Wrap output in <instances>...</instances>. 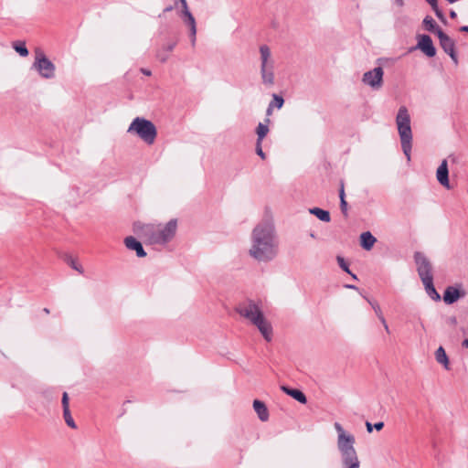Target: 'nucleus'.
<instances>
[{
    "instance_id": "nucleus-39",
    "label": "nucleus",
    "mask_w": 468,
    "mask_h": 468,
    "mask_svg": "<svg viewBox=\"0 0 468 468\" xmlns=\"http://www.w3.org/2000/svg\"><path fill=\"white\" fill-rule=\"evenodd\" d=\"M339 197H340V201L342 200V198H345V190H344V186H342V187L340 189Z\"/></svg>"
},
{
    "instance_id": "nucleus-10",
    "label": "nucleus",
    "mask_w": 468,
    "mask_h": 468,
    "mask_svg": "<svg viewBox=\"0 0 468 468\" xmlns=\"http://www.w3.org/2000/svg\"><path fill=\"white\" fill-rule=\"evenodd\" d=\"M384 71L381 67L375 68L363 75V82L373 89H379L383 84Z\"/></svg>"
},
{
    "instance_id": "nucleus-3",
    "label": "nucleus",
    "mask_w": 468,
    "mask_h": 468,
    "mask_svg": "<svg viewBox=\"0 0 468 468\" xmlns=\"http://www.w3.org/2000/svg\"><path fill=\"white\" fill-rule=\"evenodd\" d=\"M177 229V221L171 219L166 224H148L143 227L142 233L151 244H165L174 238Z\"/></svg>"
},
{
    "instance_id": "nucleus-23",
    "label": "nucleus",
    "mask_w": 468,
    "mask_h": 468,
    "mask_svg": "<svg viewBox=\"0 0 468 468\" xmlns=\"http://www.w3.org/2000/svg\"><path fill=\"white\" fill-rule=\"evenodd\" d=\"M310 213L316 216L320 220L324 222H329L331 219L329 212L319 207L311 208Z\"/></svg>"
},
{
    "instance_id": "nucleus-47",
    "label": "nucleus",
    "mask_w": 468,
    "mask_h": 468,
    "mask_svg": "<svg viewBox=\"0 0 468 468\" xmlns=\"http://www.w3.org/2000/svg\"><path fill=\"white\" fill-rule=\"evenodd\" d=\"M171 10H172V7H166V8L165 9V12H168V11H171Z\"/></svg>"
},
{
    "instance_id": "nucleus-12",
    "label": "nucleus",
    "mask_w": 468,
    "mask_h": 468,
    "mask_svg": "<svg viewBox=\"0 0 468 468\" xmlns=\"http://www.w3.org/2000/svg\"><path fill=\"white\" fill-rule=\"evenodd\" d=\"M436 178L438 182L445 188L451 189L452 186L449 182V169L447 160L441 161V165L436 171Z\"/></svg>"
},
{
    "instance_id": "nucleus-43",
    "label": "nucleus",
    "mask_w": 468,
    "mask_h": 468,
    "mask_svg": "<svg viewBox=\"0 0 468 468\" xmlns=\"http://www.w3.org/2000/svg\"><path fill=\"white\" fill-rule=\"evenodd\" d=\"M396 1V4L399 5V6H402L403 5V0H395Z\"/></svg>"
},
{
    "instance_id": "nucleus-38",
    "label": "nucleus",
    "mask_w": 468,
    "mask_h": 468,
    "mask_svg": "<svg viewBox=\"0 0 468 468\" xmlns=\"http://www.w3.org/2000/svg\"><path fill=\"white\" fill-rule=\"evenodd\" d=\"M384 427V423L382 421H379V422H377L375 423L374 425V428L377 430V431H381Z\"/></svg>"
},
{
    "instance_id": "nucleus-5",
    "label": "nucleus",
    "mask_w": 468,
    "mask_h": 468,
    "mask_svg": "<svg viewBox=\"0 0 468 468\" xmlns=\"http://www.w3.org/2000/svg\"><path fill=\"white\" fill-rule=\"evenodd\" d=\"M127 132L129 133L136 134L149 145L154 143L157 136L155 125L151 121L141 117L133 119Z\"/></svg>"
},
{
    "instance_id": "nucleus-24",
    "label": "nucleus",
    "mask_w": 468,
    "mask_h": 468,
    "mask_svg": "<svg viewBox=\"0 0 468 468\" xmlns=\"http://www.w3.org/2000/svg\"><path fill=\"white\" fill-rule=\"evenodd\" d=\"M427 293L432 298V299H440L439 293L436 292L434 286H433V278L431 279V282H427V281H422Z\"/></svg>"
},
{
    "instance_id": "nucleus-26",
    "label": "nucleus",
    "mask_w": 468,
    "mask_h": 468,
    "mask_svg": "<svg viewBox=\"0 0 468 468\" xmlns=\"http://www.w3.org/2000/svg\"><path fill=\"white\" fill-rule=\"evenodd\" d=\"M13 48L22 57H27L28 55V50L26 47L25 42H20V41L15 42L13 44Z\"/></svg>"
},
{
    "instance_id": "nucleus-32",
    "label": "nucleus",
    "mask_w": 468,
    "mask_h": 468,
    "mask_svg": "<svg viewBox=\"0 0 468 468\" xmlns=\"http://www.w3.org/2000/svg\"><path fill=\"white\" fill-rule=\"evenodd\" d=\"M256 153L261 158V159H265L266 158V155L265 154L263 153L262 151V148H261V141H257V144H256Z\"/></svg>"
},
{
    "instance_id": "nucleus-9",
    "label": "nucleus",
    "mask_w": 468,
    "mask_h": 468,
    "mask_svg": "<svg viewBox=\"0 0 468 468\" xmlns=\"http://www.w3.org/2000/svg\"><path fill=\"white\" fill-rule=\"evenodd\" d=\"M414 258L418 266V273L421 281L426 280L428 283L431 282V279L432 278L431 262L420 252H416Z\"/></svg>"
},
{
    "instance_id": "nucleus-22",
    "label": "nucleus",
    "mask_w": 468,
    "mask_h": 468,
    "mask_svg": "<svg viewBox=\"0 0 468 468\" xmlns=\"http://www.w3.org/2000/svg\"><path fill=\"white\" fill-rule=\"evenodd\" d=\"M176 44L170 43L165 46L162 49L157 52V58L160 61L165 62L169 58L170 53L173 51Z\"/></svg>"
},
{
    "instance_id": "nucleus-20",
    "label": "nucleus",
    "mask_w": 468,
    "mask_h": 468,
    "mask_svg": "<svg viewBox=\"0 0 468 468\" xmlns=\"http://www.w3.org/2000/svg\"><path fill=\"white\" fill-rule=\"evenodd\" d=\"M282 390L285 392L287 395L291 396L300 403L305 404L307 399L305 395L299 389H292L286 386H282Z\"/></svg>"
},
{
    "instance_id": "nucleus-34",
    "label": "nucleus",
    "mask_w": 468,
    "mask_h": 468,
    "mask_svg": "<svg viewBox=\"0 0 468 468\" xmlns=\"http://www.w3.org/2000/svg\"><path fill=\"white\" fill-rule=\"evenodd\" d=\"M337 261L339 263V266L346 272L351 273L349 271V268L347 264L345 262L344 259L341 257H337Z\"/></svg>"
},
{
    "instance_id": "nucleus-13",
    "label": "nucleus",
    "mask_w": 468,
    "mask_h": 468,
    "mask_svg": "<svg viewBox=\"0 0 468 468\" xmlns=\"http://www.w3.org/2000/svg\"><path fill=\"white\" fill-rule=\"evenodd\" d=\"M182 20L184 24L189 27L190 30V38L191 44L194 47L196 45V35H197V23L194 16L191 12H186V14H181Z\"/></svg>"
},
{
    "instance_id": "nucleus-21",
    "label": "nucleus",
    "mask_w": 468,
    "mask_h": 468,
    "mask_svg": "<svg viewBox=\"0 0 468 468\" xmlns=\"http://www.w3.org/2000/svg\"><path fill=\"white\" fill-rule=\"evenodd\" d=\"M435 358L439 364H441L446 369H449V359L442 346H440L436 350Z\"/></svg>"
},
{
    "instance_id": "nucleus-42",
    "label": "nucleus",
    "mask_w": 468,
    "mask_h": 468,
    "mask_svg": "<svg viewBox=\"0 0 468 468\" xmlns=\"http://www.w3.org/2000/svg\"><path fill=\"white\" fill-rule=\"evenodd\" d=\"M271 110H272V103H271L267 109V114L268 115H271Z\"/></svg>"
},
{
    "instance_id": "nucleus-8",
    "label": "nucleus",
    "mask_w": 468,
    "mask_h": 468,
    "mask_svg": "<svg viewBox=\"0 0 468 468\" xmlns=\"http://www.w3.org/2000/svg\"><path fill=\"white\" fill-rule=\"evenodd\" d=\"M334 426L338 433L337 447L341 454L354 451L355 437L346 433L338 422H335Z\"/></svg>"
},
{
    "instance_id": "nucleus-46",
    "label": "nucleus",
    "mask_w": 468,
    "mask_h": 468,
    "mask_svg": "<svg viewBox=\"0 0 468 468\" xmlns=\"http://www.w3.org/2000/svg\"><path fill=\"white\" fill-rule=\"evenodd\" d=\"M450 15H451L452 17H455L456 16V13L454 11H452Z\"/></svg>"
},
{
    "instance_id": "nucleus-6",
    "label": "nucleus",
    "mask_w": 468,
    "mask_h": 468,
    "mask_svg": "<svg viewBox=\"0 0 468 468\" xmlns=\"http://www.w3.org/2000/svg\"><path fill=\"white\" fill-rule=\"evenodd\" d=\"M259 51L262 83L267 86H272L274 84V60L271 48L267 45H261Z\"/></svg>"
},
{
    "instance_id": "nucleus-48",
    "label": "nucleus",
    "mask_w": 468,
    "mask_h": 468,
    "mask_svg": "<svg viewBox=\"0 0 468 468\" xmlns=\"http://www.w3.org/2000/svg\"><path fill=\"white\" fill-rule=\"evenodd\" d=\"M44 312H45L46 314H49V310H48V308H44Z\"/></svg>"
},
{
    "instance_id": "nucleus-27",
    "label": "nucleus",
    "mask_w": 468,
    "mask_h": 468,
    "mask_svg": "<svg viewBox=\"0 0 468 468\" xmlns=\"http://www.w3.org/2000/svg\"><path fill=\"white\" fill-rule=\"evenodd\" d=\"M268 132H269L268 125L263 124V123H259V125L257 127V130H256V133H257V135H258L257 141H261L262 142L263 138L266 136Z\"/></svg>"
},
{
    "instance_id": "nucleus-7",
    "label": "nucleus",
    "mask_w": 468,
    "mask_h": 468,
    "mask_svg": "<svg viewBox=\"0 0 468 468\" xmlns=\"http://www.w3.org/2000/svg\"><path fill=\"white\" fill-rule=\"evenodd\" d=\"M33 67L38 71L41 77L45 79H51L55 76V65L39 48L36 49Z\"/></svg>"
},
{
    "instance_id": "nucleus-29",
    "label": "nucleus",
    "mask_w": 468,
    "mask_h": 468,
    "mask_svg": "<svg viewBox=\"0 0 468 468\" xmlns=\"http://www.w3.org/2000/svg\"><path fill=\"white\" fill-rule=\"evenodd\" d=\"M369 303L371 304V306L373 307L377 316L378 317V319L381 321V322H384V316H383V314H382V311L380 309V306L376 303V302H372V301H369Z\"/></svg>"
},
{
    "instance_id": "nucleus-14",
    "label": "nucleus",
    "mask_w": 468,
    "mask_h": 468,
    "mask_svg": "<svg viewBox=\"0 0 468 468\" xmlns=\"http://www.w3.org/2000/svg\"><path fill=\"white\" fill-rule=\"evenodd\" d=\"M418 47L428 57H433L436 54V50L435 48L433 47L432 40L427 35H423L420 37L418 43Z\"/></svg>"
},
{
    "instance_id": "nucleus-33",
    "label": "nucleus",
    "mask_w": 468,
    "mask_h": 468,
    "mask_svg": "<svg viewBox=\"0 0 468 468\" xmlns=\"http://www.w3.org/2000/svg\"><path fill=\"white\" fill-rule=\"evenodd\" d=\"M426 1L431 5L433 10L436 12V15L439 17H441V13L438 10L437 0H426Z\"/></svg>"
},
{
    "instance_id": "nucleus-1",
    "label": "nucleus",
    "mask_w": 468,
    "mask_h": 468,
    "mask_svg": "<svg viewBox=\"0 0 468 468\" xmlns=\"http://www.w3.org/2000/svg\"><path fill=\"white\" fill-rule=\"evenodd\" d=\"M249 253L260 261H267L275 257L277 246L274 239V229L271 224H260L253 229L252 245Z\"/></svg>"
},
{
    "instance_id": "nucleus-30",
    "label": "nucleus",
    "mask_w": 468,
    "mask_h": 468,
    "mask_svg": "<svg viewBox=\"0 0 468 468\" xmlns=\"http://www.w3.org/2000/svg\"><path fill=\"white\" fill-rule=\"evenodd\" d=\"M423 24L425 26V28L429 31H432L436 26L435 21L430 16L424 18Z\"/></svg>"
},
{
    "instance_id": "nucleus-40",
    "label": "nucleus",
    "mask_w": 468,
    "mask_h": 468,
    "mask_svg": "<svg viewBox=\"0 0 468 468\" xmlns=\"http://www.w3.org/2000/svg\"><path fill=\"white\" fill-rule=\"evenodd\" d=\"M366 426H367V430L368 432H371L372 431V425L370 422H366Z\"/></svg>"
},
{
    "instance_id": "nucleus-31",
    "label": "nucleus",
    "mask_w": 468,
    "mask_h": 468,
    "mask_svg": "<svg viewBox=\"0 0 468 468\" xmlns=\"http://www.w3.org/2000/svg\"><path fill=\"white\" fill-rule=\"evenodd\" d=\"M271 103H272V106H276L278 109H281L284 103V101H283L282 97H281L277 94H273Z\"/></svg>"
},
{
    "instance_id": "nucleus-16",
    "label": "nucleus",
    "mask_w": 468,
    "mask_h": 468,
    "mask_svg": "<svg viewBox=\"0 0 468 468\" xmlns=\"http://www.w3.org/2000/svg\"><path fill=\"white\" fill-rule=\"evenodd\" d=\"M345 468H358L359 461L356 450L341 454Z\"/></svg>"
},
{
    "instance_id": "nucleus-15",
    "label": "nucleus",
    "mask_w": 468,
    "mask_h": 468,
    "mask_svg": "<svg viewBox=\"0 0 468 468\" xmlns=\"http://www.w3.org/2000/svg\"><path fill=\"white\" fill-rule=\"evenodd\" d=\"M124 243L129 250H135L138 257L143 258L146 256L141 242H139L135 238L132 236L127 237L124 239Z\"/></svg>"
},
{
    "instance_id": "nucleus-2",
    "label": "nucleus",
    "mask_w": 468,
    "mask_h": 468,
    "mask_svg": "<svg viewBox=\"0 0 468 468\" xmlns=\"http://www.w3.org/2000/svg\"><path fill=\"white\" fill-rule=\"evenodd\" d=\"M236 311L254 324L267 341L271 340L272 328L257 303L252 301L241 303Z\"/></svg>"
},
{
    "instance_id": "nucleus-28",
    "label": "nucleus",
    "mask_w": 468,
    "mask_h": 468,
    "mask_svg": "<svg viewBox=\"0 0 468 468\" xmlns=\"http://www.w3.org/2000/svg\"><path fill=\"white\" fill-rule=\"evenodd\" d=\"M63 416L67 425L72 429H76L77 426L73 420V418L71 417L69 409L63 410Z\"/></svg>"
},
{
    "instance_id": "nucleus-18",
    "label": "nucleus",
    "mask_w": 468,
    "mask_h": 468,
    "mask_svg": "<svg viewBox=\"0 0 468 468\" xmlns=\"http://www.w3.org/2000/svg\"><path fill=\"white\" fill-rule=\"evenodd\" d=\"M253 409L261 421L269 420V410L262 401L255 399L253 401Z\"/></svg>"
},
{
    "instance_id": "nucleus-25",
    "label": "nucleus",
    "mask_w": 468,
    "mask_h": 468,
    "mask_svg": "<svg viewBox=\"0 0 468 468\" xmlns=\"http://www.w3.org/2000/svg\"><path fill=\"white\" fill-rule=\"evenodd\" d=\"M65 261L72 269L76 270L80 274L84 272L83 267L76 258L72 256H68Z\"/></svg>"
},
{
    "instance_id": "nucleus-19",
    "label": "nucleus",
    "mask_w": 468,
    "mask_h": 468,
    "mask_svg": "<svg viewBox=\"0 0 468 468\" xmlns=\"http://www.w3.org/2000/svg\"><path fill=\"white\" fill-rule=\"evenodd\" d=\"M376 241V238L369 231L363 232L360 235V244L367 250H371Z\"/></svg>"
},
{
    "instance_id": "nucleus-35",
    "label": "nucleus",
    "mask_w": 468,
    "mask_h": 468,
    "mask_svg": "<svg viewBox=\"0 0 468 468\" xmlns=\"http://www.w3.org/2000/svg\"><path fill=\"white\" fill-rule=\"evenodd\" d=\"M62 406H63V410L69 409V396H68L67 392L63 393V396H62Z\"/></svg>"
},
{
    "instance_id": "nucleus-45",
    "label": "nucleus",
    "mask_w": 468,
    "mask_h": 468,
    "mask_svg": "<svg viewBox=\"0 0 468 468\" xmlns=\"http://www.w3.org/2000/svg\"><path fill=\"white\" fill-rule=\"evenodd\" d=\"M463 346L466 348H468V338L465 339L463 342Z\"/></svg>"
},
{
    "instance_id": "nucleus-37",
    "label": "nucleus",
    "mask_w": 468,
    "mask_h": 468,
    "mask_svg": "<svg viewBox=\"0 0 468 468\" xmlns=\"http://www.w3.org/2000/svg\"><path fill=\"white\" fill-rule=\"evenodd\" d=\"M181 6H182V12L181 14H186V12H190L186 0H180Z\"/></svg>"
},
{
    "instance_id": "nucleus-17",
    "label": "nucleus",
    "mask_w": 468,
    "mask_h": 468,
    "mask_svg": "<svg viewBox=\"0 0 468 468\" xmlns=\"http://www.w3.org/2000/svg\"><path fill=\"white\" fill-rule=\"evenodd\" d=\"M462 296H464L463 292H460L457 288L451 286L445 290L443 300L446 303L451 304L455 303Z\"/></svg>"
},
{
    "instance_id": "nucleus-41",
    "label": "nucleus",
    "mask_w": 468,
    "mask_h": 468,
    "mask_svg": "<svg viewBox=\"0 0 468 468\" xmlns=\"http://www.w3.org/2000/svg\"><path fill=\"white\" fill-rule=\"evenodd\" d=\"M381 323H382V324H383V326H384L385 330H386L388 333H389L388 325V324H387L386 320L384 319V322H381Z\"/></svg>"
},
{
    "instance_id": "nucleus-36",
    "label": "nucleus",
    "mask_w": 468,
    "mask_h": 468,
    "mask_svg": "<svg viewBox=\"0 0 468 468\" xmlns=\"http://www.w3.org/2000/svg\"><path fill=\"white\" fill-rule=\"evenodd\" d=\"M340 207L343 214L346 217L347 216V203L346 201V198H342L340 201Z\"/></svg>"
},
{
    "instance_id": "nucleus-44",
    "label": "nucleus",
    "mask_w": 468,
    "mask_h": 468,
    "mask_svg": "<svg viewBox=\"0 0 468 468\" xmlns=\"http://www.w3.org/2000/svg\"><path fill=\"white\" fill-rule=\"evenodd\" d=\"M461 31L463 32H468V26H464L461 27Z\"/></svg>"
},
{
    "instance_id": "nucleus-4",
    "label": "nucleus",
    "mask_w": 468,
    "mask_h": 468,
    "mask_svg": "<svg viewBox=\"0 0 468 468\" xmlns=\"http://www.w3.org/2000/svg\"><path fill=\"white\" fill-rule=\"evenodd\" d=\"M396 123L400 137L403 153L407 156L408 161H410L411 152L412 132L410 127V116L408 112V109L405 106H401L399 109L396 117Z\"/></svg>"
},
{
    "instance_id": "nucleus-11",
    "label": "nucleus",
    "mask_w": 468,
    "mask_h": 468,
    "mask_svg": "<svg viewBox=\"0 0 468 468\" xmlns=\"http://www.w3.org/2000/svg\"><path fill=\"white\" fill-rule=\"evenodd\" d=\"M436 33L440 39L441 48L451 56L453 61L457 63V57L454 52L453 41L441 29H437Z\"/></svg>"
}]
</instances>
